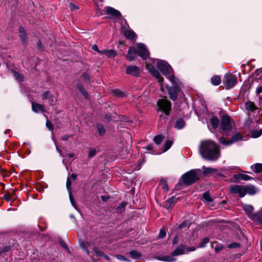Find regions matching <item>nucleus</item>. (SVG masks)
<instances>
[{
    "mask_svg": "<svg viewBox=\"0 0 262 262\" xmlns=\"http://www.w3.org/2000/svg\"><path fill=\"white\" fill-rule=\"evenodd\" d=\"M52 96L53 95L51 94L49 91H47L41 94L42 100H49Z\"/></svg>",
    "mask_w": 262,
    "mask_h": 262,
    "instance_id": "nucleus-34",
    "label": "nucleus"
},
{
    "mask_svg": "<svg viewBox=\"0 0 262 262\" xmlns=\"http://www.w3.org/2000/svg\"><path fill=\"white\" fill-rule=\"evenodd\" d=\"M126 73L133 76H137L139 73V68L136 66H130L126 68Z\"/></svg>",
    "mask_w": 262,
    "mask_h": 262,
    "instance_id": "nucleus-15",
    "label": "nucleus"
},
{
    "mask_svg": "<svg viewBox=\"0 0 262 262\" xmlns=\"http://www.w3.org/2000/svg\"><path fill=\"white\" fill-rule=\"evenodd\" d=\"M69 8L71 10H75L79 9L78 7L73 3H70Z\"/></svg>",
    "mask_w": 262,
    "mask_h": 262,
    "instance_id": "nucleus-50",
    "label": "nucleus"
},
{
    "mask_svg": "<svg viewBox=\"0 0 262 262\" xmlns=\"http://www.w3.org/2000/svg\"><path fill=\"white\" fill-rule=\"evenodd\" d=\"M113 94H114L116 95H120L121 94V92L119 90H114L113 91Z\"/></svg>",
    "mask_w": 262,
    "mask_h": 262,
    "instance_id": "nucleus-55",
    "label": "nucleus"
},
{
    "mask_svg": "<svg viewBox=\"0 0 262 262\" xmlns=\"http://www.w3.org/2000/svg\"><path fill=\"white\" fill-rule=\"evenodd\" d=\"M49 104L51 105V106H53L55 105V100H54V97H53V96L50 98L49 99Z\"/></svg>",
    "mask_w": 262,
    "mask_h": 262,
    "instance_id": "nucleus-52",
    "label": "nucleus"
},
{
    "mask_svg": "<svg viewBox=\"0 0 262 262\" xmlns=\"http://www.w3.org/2000/svg\"><path fill=\"white\" fill-rule=\"evenodd\" d=\"M158 105L166 115H169L171 109V103L170 101L166 99H161L158 101Z\"/></svg>",
    "mask_w": 262,
    "mask_h": 262,
    "instance_id": "nucleus-8",
    "label": "nucleus"
},
{
    "mask_svg": "<svg viewBox=\"0 0 262 262\" xmlns=\"http://www.w3.org/2000/svg\"><path fill=\"white\" fill-rule=\"evenodd\" d=\"M262 134V130H259L258 131H253L252 132V136L253 138H257L259 137Z\"/></svg>",
    "mask_w": 262,
    "mask_h": 262,
    "instance_id": "nucleus-39",
    "label": "nucleus"
},
{
    "mask_svg": "<svg viewBox=\"0 0 262 262\" xmlns=\"http://www.w3.org/2000/svg\"><path fill=\"white\" fill-rule=\"evenodd\" d=\"M77 89L80 91L83 97L87 99L89 97L88 93L87 91L83 88L82 85L81 84H78L77 87Z\"/></svg>",
    "mask_w": 262,
    "mask_h": 262,
    "instance_id": "nucleus-30",
    "label": "nucleus"
},
{
    "mask_svg": "<svg viewBox=\"0 0 262 262\" xmlns=\"http://www.w3.org/2000/svg\"><path fill=\"white\" fill-rule=\"evenodd\" d=\"M202 168L204 170V174L212 173L217 171L216 169L211 167H206L203 166Z\"/></svg>",
    "mask_w": 262,
    "mask_h": 262,
    "instance_id": "nucleus-33",
    "label": "nucleus"
},
{
    "mask_svg": "<svg viewBox=\"0 0 262 262\" xmlns=\"http://www.w3.org/2000/svg\"><path fill=\"white\" fill-rule=\"evenodd\" d=\"M189 223L188 222H183L181 225H179V228L183 229L184 228H185L186 229H188L189 227Z\"/></svg>",
    "mask_w": 262,
    "mask_h": 262,
    "instance_id": "nucleus-43",
    "label": "nucleus"
},
{
    "mask_svg": "<svg viewBox=\"0 0 262 262\" xmlns=\"http://www.w3.org/2000/svg\"><path fill=\"white\" fill-rule=\"evenodd\" d=\"M70 136L71 135H65L61 137V139L63 141H67Z\"/></svg>",
    "mask_w": 262,
    "mask_h": 262,
    "instance_id": "nucleus-54",
    "label": "nucleus"
},
{
    "mask_svg": "<svg viewBox=\"0 0 262 262\" xmlns=\"http://www.w3.org/2000/svg\"><path fill=\"white\" fill-rule=\"evenodd\" d=\"M221 78L218 75L213 76L211 78V83L214 85H218L221 83Z\"/></svg>",
    "mask_w": 262,
    "mask_h": 262,
    "instance_id": "nucleus-26",
    "label": "nucleus"
},
{
    "mask_svg": "<svg viewBox=\"0 0 262 262\" xmlns=\"http://www.w3.org/2000/svg\"><path fill=\"white\" fill-rule=\"evenodd\" d=\"M245 108L246 111L248 112H253L257 110V107L254 103L250 101L246 102L245 103Z\"/></svg>",
    "mask_w": 262,
    "mask_h": 262,
    "instance_id": "nucleus-17",
    "label": "nucleus"
},
{
    "mask_svg": "<svg viewBox=\"0 0 262 262\" xmlns=\"http://www.w3.org/2000/svg\"><path fill=\"white\" fill-rule=\"evenodd\" d=\"M231 193L238 194L241 198H243L245 195V186L243 185H232L229 188Z\"/></svg>",
    "mask_w": 262,
    "mask_h": 262,
    "instance_id": "nucleus-10",
    "label": "nucleus"
},
{
    "mask_svg": "<svg viewBox=\"0 0 262 262\" xmlns=\"http://www.w3.org/2000/svg\"><path fill=\"white\" fill-rule=\"evenodd\" d=\"M105 55L108 57H114L116 56L117 53L114 50H106Z\"/></svg>",
    "mask_w": 262,
    "mask_h": 262,
    "instance_id": "nucleus-32",
    "label": "nucleus"
},
{
    "mask_svg": "<svg viewBox=\"0 0 262 262\" xmlns=\"http://www.w3.org/2000/svg\"><path fill=\"white\" fill-rule=\"evenodd\" d=\"M234 122L229 116L224 115L221 120V129L224 134L231 130L234 125Z\"/></svg>",
    "mask_w": 262,
    "mask_h": 262,
    "instance_id": "nucleus-5",
    "label": "nucleus"
},
{
    "mask_svg": "<svg viewBox=\"0 0 262 262\" xmlns=\"http://www.w3.org/2000/svg\"><path fill=\"white\" fill-rule=\"evenodd\" d=\"M92 49L97 52H99V49H98V48L97 47V46L96 45H93L92 46Z\"/></svg>",
    "mask_w": 262,
    "mask_h": 262,
    "instance_id": "nucleus-57",
    "label": "nucleus"
},
{
    "mask_svg": "<svg viewBox=\"0 0 262 262\" xmlns=\"http://www.w3.org/2000/svg\"><path fill=\"white\" fill-rule=\"evenodd\" d=\"M126 202H122L117 207V209H121L123 208L124 207H125L126 206Z\"/></svg>",
    "mask_w": 262,
    "mask_h": 262,
    "instance_id": "nucleus-53",
    "label": "nucleus"
},
{
    "mask_svg": "<svg viewBox=\"0 0 262 262\" xmlns=\"http://www.w3.org/2000/svg\"><path fill=\"white\" fill-rule=\"evenodd\" d=\"M171 83L173 84V86L168 89V94L169 98L172 101H175L178 98V93L180 92V89L178 86L180 82L176 78L174 82Z\"/></svg>",
    "mask_w": 262,
    "mask_h": 262,
    "instance_id": "nucleus-7",
    "label": "nucleus"
},
{
    "mask_svg": "<svg viewBox=\"0 0 262 262\" xmlns=\"http://www.w3.org/2000/svg\"><path fill=\"white\" fill-rule=\"evenodd\" d=\"M124 35L125 37L130 40H133L135 37V33L134 31H130V30H127L125 31L124 32Z\"/></svg>",
    "mask_w": 262,
    "mask_h": 262,
    "instance_id": "nucleus-28",
    "label": "nucleus"
},
{
    "mask_svg": "<svg viewBox=\"0 0 262 262\" xmlns=\"http://www.w3.org/2000/svg\"><path fill=\"white\" fill-rule=\"evenodd\" d=\"M240 247V244L237 243L233 242L228 246V248L230 249L236 248Z\"/></svg>",
    "mask_w": 262,
    "mask_h": 262,
    "instance_id": "nucleus-41",
    "label": "nucleus"
},
{
    "mask_svg": "<svg viewBox=\"0 0 262 262\" xmlns=\"http://www.w3.org/2000/svg\"><path fill=\"white\" fill-rule=\"evenodd\" d=\"M129 254L133 259H139L141 257V253L136 250H131Z\"/></svg>",
    "mask_w": 262,
    "mask_h": 262,
    "instance_id": "nucleus-27",
    "label": "nucleus"
},
{
    "mask_svg": "<svg viewBox=\"0 0 262 262\" xmlns=\"http://www.w3.org/2000/svg\"><path fill=\"white\" fill-rule=\"evenodd\" d=\"M164 138V136L161 135H158L155 137L154 140L156 144L159 145L162 142Z\"/></svg>",
    "mask_w": 262,
    "mask_h": 262,
    "instance_id": "nucleus-35",
    "label": "nucleus"
},
{
    "mask_svg": "<svg viewBox=\"0 0 262 262\" xmlns=\"http://www.w3.org/2000/svg\"><path fill=\"white\" fill-rule=\"evenodd\" d=\"M14 76L15 77V78L19 81H23V77L22 76H21L19 73L15 71H13Z\"/></svg>",
    "mask_w": 262,
    "mask_h": 262,
    "instance_id": "nucleus-42",
    "label": "nucleus"
},
{
    "mask_svg": "<svg viewBox=\"0 0 262 262\" xmlns=\"http://www.w3.org/2000/svg\"><path fill=\"white\" fill-rule=\"evenodd\" d=\"M97 128L98 134L100 136H103L105 133V129L102 125L100 124H97Z\"/></svg>",
    "mask_w": 262,
    "mask_h": 262,
    "instance_id": "nucleus-31",
    "label": "nucleus"
},
{
    "mask_svg": "<svg viewBox=\"0 0 262 262\" xmlns=\"http://www.w3.org/2000/svg\"><path fill=\"white\" fill-rule=\"evenodd\" d=\"M32 111L35 113H38L39 111L42 113L46 112L43 105L35 103L34 102H32Z\"/></svg>",
    "mask_w": 262,
    "mask_h": 262,
    "instance_id": "nucleus-16",
    "label": "nucleus"
},
{
    "mask_svg": "<svg viewBox=\"0 0 262 262\" xmlns=\"http://www.w3.org/2000/svg\"><path fill=\"white\" fill-rule=\"evenodd\" d=\"M171 145H172V142L171 141H169V140L166 141V142L164 143V147L163 149V151L165 152L168 149H169L170 148V147H171Z\"/></svg>",
    "mask_w": 262,
    "mask_h": 262,
    "instance_id": "nucleus-37",
    "label": "nucleus"
},
{
    "mask_svg": "<svg viewBox=\"0 0 262 262\" xmlns=\"http://www.w3.org/2000/svg\"><path fill=\"white\" fill-rule=\"evenodd\" d=\"M147 69L149 71V72L155 77L158 80V82H160L161 84L162 82H163L164 79L161 76V74L159 72V71L156 70L155 67L151 65H150L149 64H147Z\"/></svg>",
    "mask_w": 262,
    "mask_h": 262,
    "instance_id": "nucleus-12",
    "label": "nucleus"
},
{
    "mask_svg": "<svg viewBox=\"0 0 262 262\" xmlns=\"http://www.w3.org/2000/svg\"><path fill=\"white\" fill-rule=\"evenodd\" d=\"M178 241H179V239H178V237L176 236L173 240V244H176L178 243Z\"/></svg>",
    "mask_w": 262,
    "mask_h": 262,
    "instance_id": "nucleus-60",
    "label": "nucleus"
},
{
    "mask_svg": "<svg viewBox=\"0 0 262 262\" xmlns=\"http://www.w3.org/2000/svg\"><path fill=\"white\" fill-rule=\"evenodd\" d=\"M224 248V246L222 244H217L214 248L215 251L216 252H220Z\"/></svg>",
    "mask_w": 262,
    "mask_h": 262,
    "instance_id": "nucleus-47",
    "label": "nucleus"
},
{
    "mask_svg": "<svg viewBox=\"0 0 262 262\" xmlns=\"http://www.w3.org/2000/svg\"><path fill=\"white\" fill-rule=\"evenodd\" d=\"M60 244L63 248H64L65 249H68V247L63 242H60Z\"/></svg>",
    "mask_w": 262,
    "mask_h": 262,
    "instance_id": "nucleus-61",
    "label": "nucleus"
},
{
    "mask_svg": "<svg viewBox=\"0 0 262 262\" xmlns=\"http://www.w3.org/2000/svg\"><path fill=\"white\" fill-rule=\"evenodd\" d=\"M256 93L259 95L261 93H262V85L257 89Z\"/></svg>",
    "mask_w": 262,
    "mask_h": 262,
    "instance_id": "nucleus-56",
    "label": "nucleus"
},
{
    "mask_svg": "<svg viewBox=\"0 0 262 262\" xmlns=\"http://www.w3.org/2000/svg\"><path fill=\"white\" fill-rule=\"evenodd\" d=\"M56 150H57V151L60 154H61V149H60L59 147L56 145Z\"/></svg>",
    "mask_w": 262,
    "mask_h": 262,
    "instance_id": "nucleus-62",
    "label": "nucleus"
},
{
    "mask_svg": "<svg viewBox=\"0 0 262 262\" xmlns=\"http://www.w3.org/2000/svg\"><path fill=\"white\" fill-rule=\"evenodd\" d=\"M252 170L256 173H259L262 171V164L257 163L251 166Z\"/></svg>",
    "mask_w": 262,
    "mask_h": 262,
    "instance_id": "nucleus-24",
    "label": "nucleus"
},
{
    "mask_svg": "<svg viewBox=\"0 0 262 262\" xmlns=\"http://www.w3.org/2000/svg\"><path fill=\"white\" fill-rule=\"evenodd\" d=\"M136 51L137 54L143 60L146 59L149 56L148 51L143 43L137 44Z\"/></svg>",
    "mask_w": 262,
    "mask_h": 262,
    "instance_id": "nucleus-9",
    "label": "nucleus"
},
{
    "mask_svg": "<svg viewBox=\"0 0 262 262\" xmlns=\"http://www.w3.org/2000/svg\"><path fill=\"white\" fill-rule=\"evenodd\" d=\"M199 151L202 157L209 161H216L220 156V150L213 141L206 140L201 142Z\"/></svg>",
    "mask_w": 262,
    "mask_h": 262,
    "instance_id": "nucleus-1",
    "label": "nucleus"
},
{
    "mask_svg": "<svg viewBox=\"0 0 262 262\" xmlns=\"http://www.w3.org/2000/svg\"><path fill=\"white\" fill-rule=\"evenodd\" d=\"M106 12L107 14H111L114 16L120 17L121 16V13L118 10L111 7H106Z\"/></svg>",
    "mask_w": 262,
    "mask_h": 262,
    "instance_id": "nucleus-18",
    "label": "nucleus"
},
{
    "mask_svg": "<svg viewBox=\"0 0 262 262\" xmlns=\"http://www.w3.org/2000/svg\"><path fill=\"white\" fill-rule=\"evenodd\" d=\"M19 36L24 43L26 42L27 40V35L24 28L22 27L19 28Z\"/></svg>",
    "mask_w": 262,
    "mask_h": 262,
    "instance_id": "nucleus-20",
    "label": "nucleus"
},
{
    "mask_svg": "<svg viewBox=\"0 0 262 262\" xmlns=\"http://www.w3.org/2000/svg\"><path fill=\"white\" fill-rule=\"evenodd\" d=\"M244 209L248 215L257 224L262 225V211H258L255 213H253L252 212L254 208L252 205H245L244 206Z\"/></svg>",
    "mask_w": 262,
    "mask_h": 262,
    "instance_id": "nucleus-4",
    "label": "nucleus"
},
{
    "mask_svg": "<svg viewBox=\"0 0 262 262\" xmlns=\"http://www.w3.org/2000/svg\"><path fill=\"white\" fill-rule=\"evenodd\" d=\"M210 123L212 125V127L213 129L216 128L219 124V120L216 116H213L210 120Z\"/></svg>",
    "mask_w": 262,
    "mask_h": 262,
    "instance_id": "nucleus-25",
    "label": "nucleus"
},
{
    "mask_svg": "<svg viewBox=\"0 0 262 262\" xmlns=\"http://www.w3.org/2000/svg\"><path fill=\"white\" fill-rule=\"evenodd\" d=\"M173 255H166L162 257H158L157 259L164 261L167 262H172L176 260V259L173 257Z\"/></svg>",
    "mask_w": 262,
    "mask_h": 262,
    "instance_id": "nucleus-22",
    "label": "nucleus"
},
{
    "mask_svg": "<svg viewBox=\"0 0 262 262\" xmlns=\"http://www.w3.org/2000/svg\"><path fill=\"white\" fill-rule=\"evenodd\" d=\"M209 242V239L208 237H205L202 239V241L200 243L199 247L204 248L206 246V244Z\"/></svg>",
    "mask_w": 262,
    "mask_h": 262,
    "instance_id": "nucleus-36",
    "label": "nucleus"
},
{
    "mask_svg": "<svg viewBox=\"0 0 262 262\" xmlns=\"http://www.w3.org/2000/svg\"><path fill=\"white\" fill-rule=\"evenodd\" d=\"M9 249H10V248L9 247H5L4 248L3 251H4V252H7V251H9Z\"/></svg>",
    "mask_w": 262,
    "mask_h": 262,
    "instance_id": "nucleus-63",
    "label": "nucleus"
},
{
    "mask_svg": "<svg viewBox=\"0 0 262 262\" xmlns=\"http://www.w3.org/2000/svg\"><path fill=\"white\" fill-rule=\"evenodd\" d=\"M242 139V136L239 133L235 134L229 140H226L223 137L219 139L221 143L225 146H228Z\"/></svg>",
    "mask_w": 262,
    "mask_h": 262,
    "instance_id": "nucleus-11",
    "label": "nucleus"
},
{
    "mask_svg": "<svg viewBox=\"0 0 262 262\" xmlns=\"http://www.w3.org/2000/svg\"><path fill=\"white\" fill-rule=\"evenodd\" d=\"M234 178L236 180H243L245 181H248L252 179V178L248 175L243 173L234 174Z\"/></svg>",
    "mask_w": 262,
    "mask_h": 262,
    "instance_id": "nucleus-21",
    "label": "nucleus"
},
{
    "mask_svg": "<svg viewBox=\"0 0 262 262\" xmlns=\"http://www.w3.org/2000/svg\"><path fill=\"white\" fill-rule=\"evenodd\" d=\"M201 171L200 169H193L183 174L182 178L184 183L190 185L199 180Z\"/></svg>",
    "mask_w": 262,
    "mask_h": 262,
    "instance_id": "nucleus-3",
    "label": "nucleus"
},
{
    "mask_svg": "<svg viewBox=\"0 0 262 262\" xmlns=\"http://www.w3.org/2000/svg\"><path fill=\"white\" fill-rule=\"evenodd\" d=\"M185 125V122L183 119H178L175 124V127L177 129H182L184 127Z\"/></svg>",
    "mask_w": 262,
    "mask_h": 262,
    "instance_id": "nucleus-29",
    "label": "nucleus"
},
{
    "mask_svg": "<svg viewBox=\"0 0 262 262\" xmlns=\"http://www.w3.org/2000/svg\"><path fill=\"white\" fill-rule=\"evenodd\" d=\"M103 258H105L106 260H110V257L107 255H104L103 256Z\"/></svg>",
    "mask_w": 262,
    "mask_h": 262,
    "instance_id": "nucleus-64",
    "label": "nucleus"
},
{
    "mask_svg": "<svg viewBox=\"0 0 262 262\" xmlns=\"http://www.w3.org/2000/svg\"><path fill=\"white\" fill-rule=\"evenodd\" d=\"M94 252L96 256H100L101 255V254L103 252L102 251H101L96 248L94 249Z\"/></svg>",
    "mask_w": 262,
    "mask_h": 262,
    "instance_id": "nucleus-48",
    "label": "nucleus"
},
{
    "mask_svg": "<svg viewBox=\"0 0 262 262\" xmlns=\"http://www.w3.org/2000/svg\"><path fill=\"white\" fill-rule=\"evenodd\" d=\"M70 178V179H72L73 181H74L77 178V175L74 173H73L72 174L71 178Z\"/></svg>",
    "mask_w": 262,
    "mask_h": 262,
    "instance_id": "nucleus-58",
    "label": "nucleus"
},
{
    "mask_svg": "<svg viewBox=\"0 0 262 262\" xmlns=\"http://www.w3.org/2000/svg\"><path fill=\"white\" fill-rule=\"evenodd\" d=\"M4 198L7 202H9L13 199L12 195L10 193L5 194L4 195Z\"/></svg>",
    "mask_w": 262,
    "mask_h": 262,
    "instance_id": "nucleus-46",
    "label": "nucleus"
},
{
    "mask_svg": "<svg viewBox=\"0 0 262 262\" xmlns=\"http://www.w3.org/2000/svg\"><path fill=\"white\" fill-rule=\"evenodd\" d=\"M166 235V231L164 229H161L158 235L159 238H162L165 237Z\"/></svg>",
    "mask_w": 262,
    "mask_h": 262,
    "instance_id": "nucleus-44",
    "label": "nucleus"
},
{
    "mask_svg": "<svg viewBox=\"0 0 262 262\" xmlns=\"http://www.w3.org/2000/svg\"><path fill=\"white\" fill-rule=\"evenodd\" d=\"M71 185H72L71 180L70 179V178L69 177H68L67 178V188L69 191L70 202H71L72 205H73V206L75 208H76V204L74 202V198L73 196L72 191L71 190Z\"/></svg>",
    "mask_w": 262,
    "mask_h": 262,
    "instance_id": "nucleus-14",
    "label": "nucleus"
},
{
    "mask_svg": "<svg viewBox=\"0 0 262 262\" xmlns=\"http://www.w3.org/2000/svg\"><path fill=\"white\" fill-rule=\"evenodd\" d=\"M157 67L171 82H174L176 77L172 74V69L168 63L164 60H157Z\"/></svg>",
    "mask_w": 262,
    "mask_h": 262,
    "instance_id": "nucleus-2",
    "label": "nucleus"
},
{
    "mask_svg": "<svg viewBox=\"0 0 262 262\" xmlns=\"http://www.w3.org/2000/svg\"><path fill=\"white\" fill-rule=\"evenodd\" d=\"M137 54L136 48L131 47L128 49V53L126 55V58L129 61H133L135 59Z\"/></svg>",
    "mask_w": 262,
    "mask_h": 262,
    "instance_id": "nucleus-13",
    "label": "nucleus"
},
{
    "mask_svg": "<svg viewBox=\"0 0 262 262\" xmlns=\"http://www.w3.org/2000/svg\"><path fill=\"white\" fill-rule=\"evenodd\" d=\"M97 151L95 148H91L89 152V158H92L96 155Z\"/></svg>",
    "mask_w": 262,
    "mask_h": 262,
    "instance_id": "nucleus-40",
    "label": "nucleus"
},
{
    "mask_svg": "<svg viewBox=\"0 0 262 262\" xmlns=\"http://www.w3.org/2000/svg\"><path fill=\"white\" fill-rule=\"evenodd\" d=\"M46 126L50 130H53V125L48 120L46 122Z\"/></svg>",
    "mask_w": 262,
    "mask_h": 262,
    "instance_id": "nucleus-49",
    "label": "nucleus"
},
{
    "mask_svg": "<svg viewBox=\"0 0 262 262\" xmlns=\"http://www.w3.org/2000/svg\"><path fill=\"white\" fill-rule=\"evenodd\" d=\"M106 51V50H99V52L98 53L101 55H105Z\"/></svg>",
    "mask_w": 262,
    "mask_h": 262,
    "instance_id": "nucleus-59",
    "label": "nucleus"
},
{
    "mask_svg": "<svg viewBox=\"0 0 262 262\" xmlns=\"http://www.w3.org/2000/svg\"><path fill=\"white\" fill-rule=\"evenodd\" d=\"M245 194L248 193L250 195H253L256 192L254 187L252 185H248L245 187Z\"/></svg>",
    "mask_w": 262,
    "mask_h": 262,
    "instance_id": "nucleus-23",
    "label": "nucleus"
},
{
    "mask_svg": "<svg viewBox=\"0 0 262 262\" xmlns=\"http://www.w3.org/2000/svg\"><path fill=\"white\" fill-rule=\"evenodd\" d=\"M203 199L206 201V202H212V199L210 196V195L208 192H205L203 194Z\"/></svg>",
    "mask_w": 262,
    "mask_h": 262,
    "instance_id": "nucleus-38",
    "label": "nucleus"
},
{
    "mask_svg": "<svg viewBox=\"0 0 262 262\" xmlns=\"http://www.w3.org/2000/svg\"><path fill=\"white\" fill-rule=\"evenodd\" d=\"M82 76H83V77L84 79V80L86 81V82H90V76H89L88 74H87L86 73H84L82 74Z\"/></svg>",
    "mask_w": 262,
    "mask_h": 262,
    "instance_id": "nucleus-51",
    "label": "nucleus"
},
{
    "mask_svg": "<svg viewBox=\"0 0 262 262\" xmlns=\"http://www.w3.org/2000/svg\"><path fill=\"white\" fill-rule=\"evenodd\" d=\"M116 257L117 258V259H118L120 260L126 261L128 262L130 261V260L129 259H127L124 256L122 255H117L116 256Z\"/></svg>",
    "mask_w": 262,
    "mask_h": 262,
    "instance_id": "nucleus-45",
    "label": "nucleus"
},
{
    "mask_svg": "<svg viewBox=\"0 0 262 262\" xmlns=\"http://www.w3.org/2000/svg\"><path fill=\"white\" fill-rule=\"evenodd\" d=\"M185 252V247L181 245L177 247L172 253V255L178 256L184 254Z\"/></svg>",
    "mask_w": 262,
    "mask_h": 262,
    "instance_id": "nucleus-19",
    "label": "nucleus"
},
{
    "mask_svg": "<svg viewBox=\"0 0 262 262\" xmlns=\"http://www.w3.org/2000/svg\"><path fill=\"white\" fill-rule=\"evenodd\" d=\"M237 81V76L232 73H227L223 79V83L227 89L233 88Z\"/></svg>",
    "mask_w": 262,
    "mask_h": 262,
    "instance_id": "nucleus-6",
    "label": "nucleus"
}]
</instances>
